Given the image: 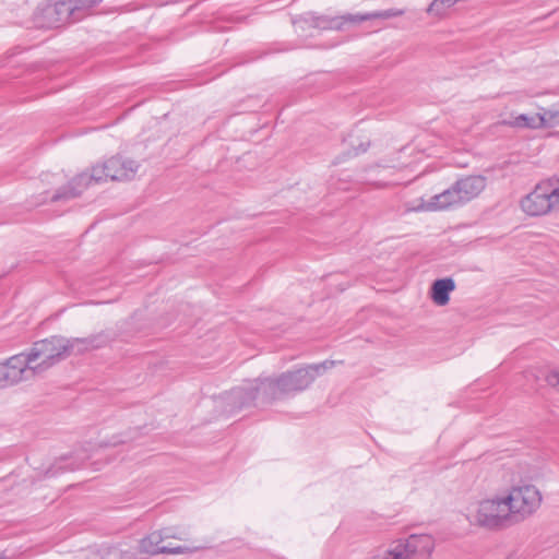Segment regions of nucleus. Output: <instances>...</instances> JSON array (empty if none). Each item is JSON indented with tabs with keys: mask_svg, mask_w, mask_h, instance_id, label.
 <instances>
[{
	"mask_svg": "<svg viewBox=\"0 0 559 559\" xmlns=\"http://www.w3.org/2000/svg\"><path fill=\"white\" fill-rule=\"evenodd\" d=\"M105 344L106 338L102 334L72 338L52 335L34 342L33 345L22 352V354L33 378L45 373L71 354H83L92 349L100 348L105 346Z\"/></svg>",
	"mask_w": 559,
	"mask_h": 559,
	"instance_id": "nucleus-1",
	"label": "nucleus"
},
{
	"mask_svg": "<svg viewBox=\"0 0 559 559\" xmlns=\"http://www.w3.org/2000/svg\"><path fill=\"white\" fill-rule=\"evenodd\" d=\"M139 169L135 160L120 155L112 156L102 164L92 167V173H82L72 178L66 186L59 188L49 197L50 202L68 201L80 197L91 182L107 180H130Z\"/></svg>",
	"mask_w": 559,
	"mask_h": 559,
	"instance_id": "nucleus-2",
	"label": "nucleus"
},
{
	"mask_svg": "<svg viewBox=\"0 0 559 559\" xmlns=\"http://www.w3.org/2000/svg\"><path fill=\"white\" fill-rule=\"evenodd\" d=\"M334 360H324L319 364L286 371L275 378H265L266 394L272 401L295 395L308 389L314 379L328 369L334 367Z\"/></svg>",
	"mask_w": 559,
	"mask_h": 559,
	"instance_id": "nucleus-3",
	"label": "nucleus"
},
{
	"mask_svg": "<svg viewBox=\"0 0 559 559\" xmlns=\"http://www.w3.org/2000/svg\"><path fill=\"white\" fill-rule=\"evenodd\" d=\"M405 13L401 9H388L367 13L344 14L340 16L319 15L314 12H306L293 21L302 29L318 28L321 31H342L346 24H359L371 20H388L401 16Z\"/></svg>",
	"mask_w": 559,
	"mask_h": 559,
	"instance_id": "nucleus-4",
	"label": "nucleus"
},
{
	"mask_svg": "<svg viewBox=\"0 0 559 559\" xmlns=\"http://www.w3.org/2000/svg\"><path fill=\"white\" fill-rule=\"evenodd\" d=\"M521 209L530 216H543L559 210V176H552L536 185L521 200Z\"/></svg>",
	"mask_w": 559,
	"mask_h": 559,
	"instance_id": "nucleus-5",
	"label": "nucleus"
},
{
	"mask_svg": "<svg viewBox=\"0 0 559 559\" xmlns=\"http://www.w3.org/2000/svg\"><path fill=\"white\" fill-rule=\"evenodd\" d=\"M435 547L430 535H411L393 542L389 548L378 550L370 559H430Z\"/></svg>",
	"mask_w": 559,
	"mask_h": 559,
	"instance_id": "nucleus-6",
	"label": "nucleus"
},
{
	"mask_svg": "<svg viewBox=\"0 0 559 559\" xmlns=\"http://www.w3.org/2000/svg\"><path fill=\"white\" fill-rule=\"evenodd\" d=\"M513 524L532 516L542 504V493L533 485L513 486L504 497Z\"/></svg>",
	"mask_w": 559,
	"mask_h": 559,
	"instance_id": "nucleus-7",
	"label": "nucleus"
},
{
	"mask_svg": "<svg viewBox=\"0 0 559 559\" xmlns=\"http://www.w3.org/2000/svg\"><path fill=\"white\" fill-rule=\"evenodd\" d=\"M79 21L70 0H47L34 13V23L39 28H58Z\"/></svg>",
	"mask_w": 559,
	"mask_h": 559,
	"instance_id": "nucleus-8",
	"label": "nucleus"
},
{
	"mask_svg": "<svg viewBox=\"0 0 559 559\" xmlns=\"http://www.w3.org/2000/svg\"><path fill=\"white\" fill-rule=\"evenodd\" d=\"M474 520L478 526L489 531H500L514 525L504 497L480 501Z\"/></svg>",
	"mask_w": 559,
	"mask_h": 559,
	"instance_id": "nucleus-9",
	"label": "nucleus"
},
{
	"mask_svg": "<svg viewBox=\"0 0 559 559\" xmlns=\"http://www.w3.org/2000/svg\"><path fill=\"white\" fill-rule=\"evenodd\" d=\"M265 386V378L248 381L228 393V403L236 411L257 404L272 403V397L267 396Z\"/></svg>",
	"mask_w": 559,
	"mask_h": 559,
	"instance_id": "nucleus-10",
	"label": "nucleus"
},
{
	"mask_svg": "<svg viewBox=\"0 0 559 559\" xmlns=\"http://www.w3.org/2000/svg\"><path fill=\"white\" fill-rule=\"evenodd\" d=\"M22 353L0 362V389L12 386L32 378Z\"/></svg>",
	"mask_w": 559,
	"mask_h": 559,
	"instance_id": "nucleus-11",
	"label": "nucleus"
},
{
	"mask_svg": "<svg viewBox=\"0 0 559 559\" xmlns=\"http://www.w3.org/2000/svg\"><path fill=\"white\" fill-rule=\"evenodd\" d=\"M464 205L455 182L447 190L430 198L425 205L428 211H442Z\"/></svg>",
	"mask_w": 559,
	"mask_h": 559,
	"instance_id": "nucleus-12",
	"label": "nucleus"
},
{
	"mask_svg": "<svg viewBox=\"0 0 559 559\" xmlns=\"http://www.w3.org/2000/svg\"><path fill=\"white\" fill-rule=\"evenodd\" d=\"M486 177L473 175L460 178L455 181L464 204L478 197L486 188Z\"/></svg>",
	"mask_w": 559,
	"mask_h": 559,
	"instance_id": "nucleus-13",
	"label": "nucleus"
},
{
	"mask_svg": "<svg viewBox=\"0 0 559 559\" xmlns=\"http://www.w3.org/2000/svg\"><path fill=\"white\" fill-rule=\"evenodd\" d=\"M455 289V282L452 277H444L436 280L430 289V297L438 306H445L449 304L450 294Z\"/></svg>",
	"mask_w": 559,
	"mask_h": 559,
	"instance_id": "nucleus-14",
	"label": "nucleus"
},
{
	"mask_svg": "<svg viewBox=\"0 0 559 559\" xmlns=\"http://www.w3.org/2000/svg\"><path fill=\"white\" fill-rule=\"evenodd\" d=\"M170 535L163 534L159 532H152L147 536L143 537L140 542L141 551L148 555H159L162 551H165V548H160V544L165 537H169Z\"/></svg>",
	"mask_w": 559,
	"mask_h": 559,
	"instance_id": "nucleus-15",
	"label": "nucleus"
},
{
	"mask_svg": "<svg viewBox=\"0 0 559 559\" xmlns=\"http://www.w3.org/2000/svg\"><path fill=\"white\" fill-rule=\"evenodd\" d=\"M74 11L76 12V19L82 21L84 17L91 14L94 7L100 3L103 0H70Z\"/></svg>",
	"mask_w": 559,
	"mask_h": 559,
	"instance_id": "nucleus-16",
	"label": "nucleus"
},
{
	"mask_svg": "<svg viewBox=\"0 0 559 559\" xmlns=\"http://www.w3.org/2000/svg\"><path fill=\"white\" fill-rule=\"evenodd\" d=\"M540 118V127H556L559 126V104L554 105L543 112H538Z\"/></svg>",
	"mask_w": 559,
	"mask_h": 559,
	"instance_id": "nucleus-17",
	"label": "nucleus"
},
{
	"mask_svg": "<svg viewBox=\"0 0 559 559\" xmlns=\"http://www.w3.org/2000/svg\"><path fill=\"white\" fill-rule=\"evenodd\" d=\"M512 124L518 128H531L537 129L540 127V118L538 114L536 115H525L521 114L514 118Z\"/></svg>",
	"mask_w": 559,
	"mask_h": 559,
	"instance_id": "nucleus-18",
	"label": "nucleus"
},
{
	"mask_svg": "<svg viewBox=\"0 0 559 559\" xmlns=\"http://www.w3.org/2000/svg\"><path fill=\"white\" fill-rule=\"evenodd\" d=\"M546 382L549 385L557 388V390L559 391V369H555V370L550 371L546 376Z\"/></svg>",
	"mask_w": 559,
	"mask_h": 559,
	"instance_id": "nucleus-19",
	"label": "nucleus"
},
{
	"mask_svg": "<svg viewBox=\"0 0 559 559\" xmlns=\"http://www.w3.org/2000/svg\"><path fill=\"white\" fill-rule=\"evenodd\" d=\"M160 548H165V551H162V554H168V555H179V554H185L188 548L185 547V546H176V547H171V546H160Z\"/></svg>",
	"mask_w": 559,
	"mask_h": 559,
	"instance_id": "nucleus-20",
	"label": "nucleus"
},
{
	"mask_svg": "<svg viewBox=\"0 0 559 559\" xmlns=\"http://www.w3.org/2000/svg\"><path fill=\"white\" fill-rule=\"evenodd\" d=\"M368 146H369V143H368L367 145H365V146H361V148H360V150H358V151H357V153H359V152H366V151H367V148H368Z\"/></svg>",
	"mask_w": 559,
	"mask_h": 559,
	"instance_id": "nucleus-21",
	"label": "nucleus"
},
{
	"mask_svg": "<svg viewBox=\"0 0 559 559\" xmlns=\"http://www.w3.org/2000/svg\"><path fill=\"white\" fill-rule=\"evenodd\" d=\"M0 559H5L4 557L0 556Z\"/></svg>",
	"mask_w": 559,
	"mask_h": 559,
	"instance_id": "nucleus-22",
	"label": "nucleus"
}]
</instances>
